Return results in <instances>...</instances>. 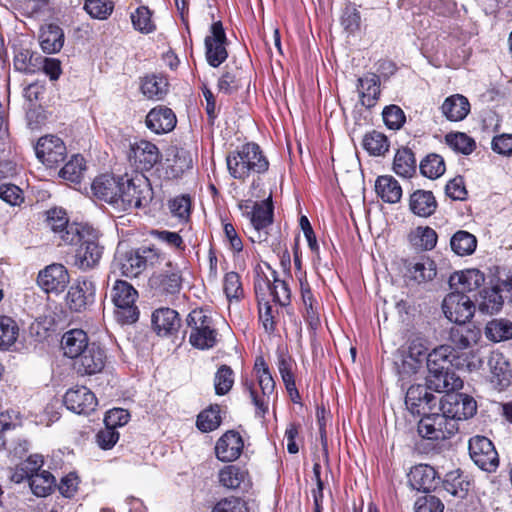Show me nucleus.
<instances>
[{
  "instance_id": "nucleus-1",
  "label": "nucleus",
  "mask_w": 512,
  "mask_h": 512,
  "mask_svg": "<svg viewBox=\"0 0 512 512\" xmlns=\"http://www.w3.org/2000/svg\"><path fill=\"white\" fill-rule=\"evenodd\" d=\"M101 234L94 227L72 226L64 235V244H79L74 256V265L81 270L96 267L102 257L104 247L100 244Z\"/></svg>"
},
{
  "instance_id": "nucleus-2",
  "label": "nucleus",
  "mask_w": 512,
  "mask_h": 512,
  "mask_svg": "<svg viewBox=\"0 0 512 512\" xmlns=\"http://www.w3.org/2000/svg\"><path fill=\"white\" fill-rule=\"evenodd\" d=\"M227 169L231 177L245 181L252 174L265 173L269 162L259 145L246 143L226 156Z\"/></svg>"
},
{
  "instance_id": "nucleus-3",
  "label": "nucleus",
  "mask_w": 512,
  "mask_h": 512,
  "mask_svg": "<svg viewBox=\"0 0 512 512\" xmlns=\"http://www.w3.org/2000/svg\"><path fill=\"white\" fill-rule=\"evenodd\" d=\"M152 199V188L148 179L140 173L132 177L126 174L123 179L118 210L126 211L131 208H140Z\"/></svg>"
},
{
  "instance_id": "nucleus-4",
  "label": "nucleus",
  "mask_w": 512,
  "mask_h": 512,
  "mask_svg": "<svg viewBox=\"0 0 512 512\" xmlns=\"http://www.w3.org/2000/svg\"><path fill=\"white\" fill-rule=\"evenodd\" d=\"M243 214L251 222L253 234L250 236L253 242H264L268 238L266 229L273 222V204L271 196L261 202L245 200L239 204Z\"/></svg>"
},
{
  "instance_id": "nucleus-5",
  "label": "nucleus",
  "mask_w": 512,
  "mask_h": 512,
  "mask_svg": "<svg viewBox=\"0 0 512 512\" xmlns=\"http://www.w3.org/2000/svg\"><path fill=\"white\" fill-rule=\"evenodd\" d=\"M138 292L128 282L117 280L111 291V298L115 305V317L121 324H132L138 320L139 311L135 305Z\"/></svg>"
},
{
  "instance_id": "nucleus-6",
  "label": "nucleus",
  "mask_w": 512,
  "mask_h": 512,
  "mask_svg": "<svg viewBox=\"0 0 512 512\" xmlns=\"http://www.w3.org/2000/svg\"><path fill=\"white\" fill-rule=\"evenodd\" d=\"M428 345L424 337L412 336L407 345L398 349L395 364L402 375L416 373L427 360Z\"/></svg>"
},
{
  "instance_id": "nucleus-7",
  "label": "nucleus",
  "mask_w": 512,
  "mask_h": 512,
  "mask_svg": "<svg viewBox=\"0 0 512 512\" xmlns=\"http://www.w3.org/2000/svg\"><path fill=\"white\" fill-rule=\"evenodd\" d=\"M191 329L189 342L198 349H210L217 342V332L212 319L203 310H193L187 318Z\"/></svg>"
},
{
  "instance_id": "nucleus-8",
  "label": "nucleus",
  "mask_w": 512,
  "mask_h": 512,
  "mask_svg": "<svg viewBox=\"0 0 512 512\" xmlns=\"http://www.w3.org/2000/svg\"><path fill=\"white\" fill-rule=\"evenodd\" d=\"M417 430L423 438L444 440L454 435L458 431V426L455 420H450L445 413L430 411L423 414Z\"/></svg>"
},
{
  "instance_id": "nucleus-9",
  "label": "nucleus",
  "mask_w": 512,
  "mask_h": 512,
  "mask_svg": "<svg viewBox=\"0 0 512 512\" xmlns=\"http://www.w3.org/2000/svg\"><path fill=\"white\" fill-rule=\"evenodd\" d=\"M438 403L439 410L457 424L460 420L471 418L477 411L476 401L466 394L448 393Z\"/></svg>"
},
{
  "instance_id": "nucleus-10",
  "label": "nucleus",
  "mask_w": 512,
  "mask_h": 512,
  "mask_svg": "<svg viewBox=\"0 0 512 512\" xmlns=\"http://www.w3.org/2000/svg\"><path fill=\"white\" fill-rule=\"evenodd\" d=\"M442 310L449 321L462 325L472 318L475 305L466 294L452 292L444 298Z\"/></svg>"
},
{
  "instance_id": "nucleus-11",
  "label": "nucleus",
  "mask_w": 512,
  "mask_h": 512,
  "mask_svg": "<svg viewBox=\"0 0 512 512\" xmlns=\"http://www.w3.org/2000/svg\"><path fill=\"white\" fill-rule=\"evenodd\" d=\"M205 56L212 67L220 66L228 57L227 37L221 21L214 22L210 34L205 37Z\"/></svg>"
},
{
  "instance_id": "nucleus-12",
  "label": "nucleus",
  "mask_w": 512,
  "mask_h": 512,
  "mask_svg": "<svg viewBox=\"0 0 512 512\" xmlns=\"http://www.w3.org/2000/svg\"><path fill=\"white\" fill-rule=\"evenodd\" d=\"M468 448L471 459L482 470L491 472L498 467V454L488 438L475 436L469 440Z\"/></svg>"
},
{
  "instance_id": "nucleus-13",
  "label": "nucleus",
  "mask_w": 512,
  "mask_h": 512,
  "mask_svg": "<svg viewBox=\"0 0 512 512\" xmlns=\"http://www.w3.org/2000/svg\"><path fill=\"white\" fill-rule=\"evenodd\" d=\"M96 286L90 279H78L68 290L66 302L71 311L82 312L95 301Z\"/></svg>"
},
{
  "instance_id": "nucleus-14",
  "label": "nucleus",
  "mask_w": 512,
  "mask_h": 512,
  "mask_svg": "<svg viewBox=\"0 0 512 512\" xmlns=\"http://www.w3.org/2000/svg\"><path fill=\"white\" fill-rule=\"evenodd\" d=\"M35 153L44 165L54 167L64 160L66 146L59 137L46 135L38 140L35 146Z\"/></svg>"
},
{
  "instance_id": "nucleus-15",
  "label": "nucleus",
  "mask_w": 512,
  "mask_h": 512,
  "mask_svg": "<svg viewBox=\"0 0 512 512\" xmlns=\"http://www.w3.org/2000/svg\"><path fill=\"white\" fill-rule=\"evenodd\" d=\"M124 176L102 174L94 179L91 185L93 195L116 209L120 197Z\"/></svg>"
},
{
  "instance_id": "nucleus-16",
  "label": "nucleus",
  "mask_w": 512,
  "mask_h": 512,
  "mask_svg": "<svg viewBox=\"0 0 512 512\" xmlns=\"http://www.w3.org/2000/svg\"><path fill=\"white\" fill-rule=\"evenodd\" d=\"M405 404L412 414L423 415L436 408L438 399L429 392L427 385L416 384L408 388Z\"/></svg>"
},
{
  "instance_id": "nucleus-17",
  "label": "nucleus",
  "mask_w": 512,
  "mask_h": 512,
  "mask_svg": "<svg viewBox=\"0 0 512 512\" xmlns=\"http://www.w3.org/2000/svg\"><path fill=\"white\" fill-rule=\"evenodd\" d=\"M70 281L69 273L62 264H51L41 270L37 277L38 285L46 293L59 294L65 290Z\"/></svg>"
},
{
  "instance_id": "nucleus-18",
  "label": "nucleus",
  "mask_w": 512,
  "mask_h": 512,
  "mask_svg": "<svg viewBox=\"0 0 512 512\" xmlns=\"http://www.w3.org/2000/svg\"><path fill=\"white\" fill-rule=\"evenodd\" d=\"M75 360L74 368L78 374L94 375L104 369L106 354L99 345L91 343L90 347Z\"/></svg>"
},
{
  "instance_id": "nucleus-19",
  "label": "nucleus",
  "mask_w": 512,
  "mask_h": 512,
  "mask_svg": "<svg viewBox=\"0 0 512 512\" xmlns=\"http://www.w3.org/2000/svg\"><path fill=\"white\" fill-rule=\"evenodd\" d=\"M64 404L70 411L77 414H89L97 406L95 394L85 386L69 389L64 395Z\"/></svg>"
},
{
  "instance_id": "nucleus-20",
  "label": "nucleus",
  "mask_w": 512,
  "mask_h": 512,
  "mask_svg": "<svg viewBox=\"0 0 512 512\" xmlns=\"http://www.w3.org/2000/svg\"><path fill=\"white\" fill-rule=\"evenodd\" d=\"M129 158L137 168L150 170L161 160V153L155 144L140 140L131 145Z\"/></svg>"
},
{
  "instance_id": "nucleus-21",
  "label": "nucleus",
  "mask_w": 512,
  "mask_h": 512,
  "mask_svg": "<svg viewBox=\"0 0 512 512\" xmlns=\"http://www.w3.org/2000/svg\"><path fill=\"white\" fill-rule=\"evenodd\" d=\"M244 447L240 434L236 431H228L217 441L215 453L222 462H232L239 458Z\"/></svg>"
},
{
  "instance_id": "nucleus-22",
  "label": "nucleus",
  "mask_w": 512,
  "mask_h": 512,
  "mask_svg": "<svg viewBox=\"0 0 512 512\" xmlns=\"http://www.w3.org/2000/svg\"><path fill=\"white\" fill-rule=\"evenodd\" d=\"M145 123L147 128L155 134H164L175 128L177 119L170 108L157 106L149 111Z\"/></svg>"
},
{
  "instance_id": "nucleus-23",
  "label": "nucleus",
  "mask_w": 512,
  "mask_h": 512,
  "mask_svg": "<svg viewBox=\"0 0 512 512\" xmlns=\"http://www.w3.org/2000/svg\"><path fill=\"white\" fill-rule=\"evenodd\" d=\"M490 382L498 389L507 387L512 377L510 364L500 352H492L488 358Z\"/></svg>"
},
{
  "instance_id": "nucleus-24",
  "label": "nucleus",
  "mask_w": 512,
  "mask_h": 512,
  "mask_svg": "<svg viewBox=\"0 0 512 512\" xmlns=\"http://www.w3.org/2000/svg\"><path fill=\"white\" fill-rule=\"evenodd\" d=\"M181 320L177 311L171 308H159L152 314V326L159 336H169L178 331Z\"/></svg>"
},
{
  "instance_id": "nucleus-25",
  "label": "nucleus",
  "mask_w": 512,
  "mask_h": 512,
  "mask_svg": "<svg viewBox=\"0 0 512 512\" xmlns=\"http://www.w3.org/2000/svg\"><path fill=\"white\" fill-rule=\"evenodd\" d=\"M90 345L88 335L82 329H71L61 339L63 354L71 359H77Z\"/></svg>"
},
{
  "instance_id": "nucleus-26",
  "label": "nucleus",
  "mask_w": 512,
  "mask_h": 512,
  "mask_svg": "<svg viewBox=\"0 0 512 512\" xmlns=\"http://www.w3.org/2000/svg\"><path fill=\"white\" fill-rule=\"evenodd\" d=\"M426 385L429 390L438 393H452L453 391L462 388V380L450 370L435 371L427 376Z\"/></svg>"
},
{
  "instance_id": "nucleus-27",
  "label": "nucleus",
  "mask_w": 512,
  "mask_h": 512,
  "mask_svg": "<svg viewBox=\"0 0 512 512\" xmlns=\"http://www.w3.org/2000/svg\"><path fill=\"white\" fill-rule=\"evenodd\" d=\"M411 487L417 491L429 492L438 483L436 470L427 464L413 467L408 475Z\"/></svg>"
},
{
  "instance_id": "nucleus-28",
  "label": "nucleus",
  "mask_w": 512,
  "mask_h": 512,
  "mask_svg": "<svg viewBox=\"0 0 512 512\" xmlns=\"http://www.w3.org/2000/svg\"><path fill=\"white\" fill-rule=\"evenodd\" d=\"M219 483L232 490H246L250 487L248 472L236 465H227L218 473Z\"/></svg>"
},
{
  "instance_id": "nucleus-29",
  "label": "nucleus",
  "mask_w": 512,
  "mask_h": 512,
  "mask_svg": "<svg viewBox=\"0 0 512 512\" xmlns=\"http://www.w3.org/2000/svg\"><path fill=\"white\" fill-rule=\"evenodd\" d=\"M484 275L477 269H468L455 272L449 278V285L455 292H471L476 290L484 282Z\"/></svg>"
},
{
  "instance_id": "nucleus-30",
  "label": "nucleus",
  "mask_w": 512,
  "mask_h": 512,
  "mask_svg": "<svg viewBox=\"0 0 512 512\" xmlns=\"http://www.w3.org/2000/svg\"><path fill=\"white\" fill-rule=\"evenodd\" d=\"M407 276L414 282L421 284L434 279L437 273L436 264L428 257L407 264Z\"/></svg>"
},
{
  "instance_id": "nucleus-31",
  "label": "nucleus",
  "mask_w": 512,
  "mask_h": 512,
  "mask_svg": "<svg viewBox=\"0 0 512 512\" xmlns=\"http://www.w3.org/2000/svg\"><path fill=\"white\" fill-rule=\"evenodd\" d=\"M409 207L415 215L429 217L435 212L437 202L431 191L416 190L410 195Z\"/></svg>"
},
{
  "instance_id": "nucleus-32",
  "label": "nucleus",
  "mask_w": 512,
  "mask_h": 512,
  "mask_svg": "<svg viewBox=\"0 0 512 512\" xmlns=\"http://www.w3.org/2000/svg\"><path fill=\"white\" fill-rule=\"evenodd\" d=\"M39 41L45 53H57L64 45V32L55 24H47L41 28Z\"/></svg>"
},
{
  "instance_id": "nucleus-33",
  "label": "nucleus",
  "mask_w": 512,
  "mask_h": 512,
  "mask_svg": "<svg viewBox=\"0 0 512 512\" xmlns=\"http://www.w3.org/2000/svg\"><path fill=\"white\" fill-rule=\"evenodd\" d=\"M443 115L449 121H461L470 111V103L468 99L460 94L447 97L441 106Z\"/></svg>"
},
{
  "instance_id": "nucleus-34",
  "label": "nucleus",
  "mask_w": 512,
  "mask_h": 512,
  "mask_svg": "<svg viewBox=\"0 0 512 512\" xmlns=\"http://www.w3.org/2000/svg\"><path fill=\"white\" fill-rule=\"evenodd\" d=\"M375 191L386 203L394 204L402 197V188L399 182L391 175H382L376 179Z\"/></svg>"
},
{
  "instance_id": "nucleus-35",
  "label": "nucleus",
  "mask_w": 512,
  "mask_h": 512,
  "mask_svg": "<svg viewBox=\"0 0 512 512\" xmlns=\"http://www.w3.org/2000/svg\"><path fill=\"white\" fill-rule=\"evenodd\" d=\"M358 92L361 102L366 107L376 104L380 95V79L376 74L370 73L358 79Z\"/></svg>"
},
{
  "instance_id": "nucleus-36",
  "label": "nucleus",
  "mask_w": 512,
  "mask_h": 512,
  "mask_svg": "<svg viewBox=\"0 0 512 512\" xmlns=\"http://www.w3.org/2000/svg\"><path fill=\"white\" fill-rule=\"evenodd\" d=\"M437 233L429 226H418L408 234L409 243L416 249L423 251L432 250L437 244Z\"/></svg>"
},
{
  "instance_id": "nucleus-37",
  "label": "nucleus",
  "mask_w": 512,
  "mask_h": 512,
  "mask_svg": "<svg viewBox=\"0 0 512 512\" xmlns=\"http://www.w3.org/2000/svg\"><path fill=\"white\" fill-rule=\"evenodd\" d=\"M479 312L486 315H493L500 312L504 304V296L498 294L496 289L485 288L479 293L476 300Z\"/></svg>"
},
{
  "instance_id": "nucleus-38",
  "label": "nucleus",
  "mask_w": 512,
  "mask_h": 512,
  "mask_svg": "<svg viewBox=\"0 0 512 512\" xmlns=\"http://www.w3.org/2000/svg\"><path fill=\"white\" fill-rule=\"evenodd\" d=\"M116 265L126 277H136L145 269L138 250H131L120 254L116 258Z\"/></svg>"
},
{
  "instance_id": "nucleus-39",
  "label": "nucleus",
  "mask_w": 512,
  "mask_h": 512,
  "mask_svg": "<svg viewBox=\"0 0 512 512\" xmlns=\"http://www.w3.org/2000/svg\"><path fill=\"white\" fill-rule=\"evenodd\" d=\"M141 91L148 99L161 100L168 91V81L159 75L145 76L142 79Z\"/></svg>"
},
{
  "instance_id": "nucleus-40",
  "label": "nucleus",
  "mask_w": 512,
  "mask_h": 512,
  "mask_svg": "<svg viewBox=\"0 0 512 512\" xmlns=\"http://www.w3.org/2000/svg\"><path fill=\"white\" fill-rule=\"evenodd\" d=\"M470 486V481L459 471L448 473L443 481L444 490L459 499L466 497Z\"/></svg>"
},
{
  "instance_id": "nucleus-41",
  "label": "nucleus",
  "mask_w": 512,
  "mask_h": 512,
  "mask_svg": "<svg viewBox=\"0 0 512 512\" xmlns=\"http://www.w3.org/2000/svg\"><path fill=\"white\" fill-rule=\"evenodd\" d=\"M453 348L450 345H441L427 355V368L430 373L449 370Z\"/></svg>"
},
{
  "instance_id": "nucleus-42",
  "label": "nucleus",
  "mask_w": 512,
  "mask_h": 512,
  "mask_svg": "<svg viewBox=\"0 0 512 512\" xmlns=\"http://www.w3.org/2000/svg\"><path fill=\"white\" fill-rule=\"evenodd\" d=\"M487 339L495 343L512 339V322L500 318L489 321L484 330Z\"/></svg>"
},
{
  "instance_id": "nucleus-43",
  "label": "nucleus",
  "mask_w": 512,
  "mask_h": 512,
  "mask_svg": "<svg viewBox=\"0 0 512 512\" xmlns=\"http://www.w3.org/2000/svg\"><path fill=\"white\" fill-rule=\"evenodd\" d=\"M394 172L402 177H411L416 171L414 153L408 148L399 149L394 157Z\"/></svg>"
},
{
  "instance_id": "nucleus-44",
  "label": "nucleus",
  "mask_w": 512,
  "mask_h": 512,
  "mask_svg": "<svg viewBox=\"0 0 512 512\" xmlns=\"http://www.w3.org/2000/svg\"><path fill=\"white\" fill-rule=\"evenodd\" d=\"M301 295L304 305L303 316L312 329H316L320 323L318 304L313 297L308 284L301 282Z\"/></svg>"
},
{
  "instance_id": "nucleus-45",
  "label": "nucleus",
  "mask_w": 512,
  "mask_h": 512,
  "mask_svg": "<svg viewBox=\"0 0 512 512\" xmlns=\"http://www.w3.org/2000/svg\"><path fill=\"white\" fill-rule=\"evenodd\" d=\"M29 485L34 495L46 497L53 491L56 480L49 471L42 470L30 476Z\"/></svg>"
},
{
  "instance_id": "nucleus-46",
  "label": "nucleus",
  "mask_w": 512,
  "mask_h": 512,
  "mask_svg": "<svg viewBox=\"0 0 512 512\" xmlns=\"http://www.w3.org/2000/svg\"><path fill=\"white\" fill-rule=\"evenodd\" d=\"M362 146L371 156H383L388 152L390 144L383 133L373 130L364 135Z\"/></svg>"
},
{
  "instance_id": "nucleus-47",
  "label": "nucleus",
  "mask_w": 512,
  "mask_h": 512,
  "mask_svg": "<svg viewBox=\"0 0 512 512\" xmlns=\"http://www.w3.org/2000/svg\"><path fill=\"white\" fill-rule=\"evenodd\" d=\"M451 249L459 256L471 255L477 247L476 237L464 230L457 231L450 240Z\"/></svg>"
},
{
  "instance_id": "nucleus-48",
  "label": "nucleus",
  "mask_w": 512,
  "mask_h": 512,
  "mask_svg": "<svg viewBox=\"0 0 512 512\" xmlns=\"http://www.w3.org/2000/svg\"><path fill=\"white\" fill-rule=\"evenodd\" d=\"M449 340L453 345V350H465L477 343L478 333L468 327L458 326L450 330Z\"/></svg>"
},
{
  "instance_id": "nucleus-49",
  "label": "nucleus",
  "mask_w": 512,
  "mask_h": 512,
  "mask_svg": "<svg viewBox=\"0 0 512 512\" xmlns=\"http://www.w3.org/2000/svg\"><path fill=\"white\" fill-rule=\"evenodd\" d=\"M19 327L14 319L0 316V350H8L17 340Z\"/></svg>"
},
{
  "instance_id": "nucleus-50",
  "label": "nucleus",
  "mask_w": 512,
  "mask_h": 512,
  "mask_svg": "<svg viewBox=\"0 0 512 512\" xmlns=\"http://www.w3.org/2000/svg\"><path fill=\"white\" fill-rule=\"evenodd\" d=\"M445 141L455 152L464 155L471 154L476 148L474 139L463 132H450L445 136Z\"/></svg>"
},
{
  "instance_id": "nucleus-51",
  "label": "nucleus",
  "mask_w": 512,
  "mask_h": 512,
  "mask_svg": "<svg viewBox=\"0 0 512 512\" xmlns=\"http://www.w3.org/2000/svg\"><path fill=\"white\" fill-rule=\"evenodd\" d=\"M85 168L84 158L81 155H74L60 170V176L72 183H80Z\"/></svg>"
},
{
  "instance_id": "nucleus-52",
  "label": "nucleus",
  "mask_w": 512,
  "mask_h": 512,
  "mask_svg": "<svg viewBox=\"0 0 512 512\" xmlns=\"http://www.w3.org/2000/svg\"><path fill=\"white\" fill-rule=\"evenodd\" d=\"M445 169L444 159L438 154H429L420 163L421 173L430 179L439 178Z\"/></svg>"
},
{
  "instance_id": "nucleus-53",
  "label": "nucleus",
  "mask_w": 512,
  "mask_h": 512,
  "mask_svg": "<svg viewBox=\"0 0 512 512\" xmlns=\"http://www.w3.org/2000/svg\"><path fill=\"white\" fill-rule=\"evenodd\" d=\"M221 424L220 408L218 405L203 410L197 417V428L202 432H211Z\"/></svg>"
},
{
  "instance_id": "nucleus-54",
  "label": "nucleus",
  "mask_w": 512,
  "mask_h": 512,
  "mask_svg": "<svg viewBox=\"0 0 512 512\" xmlns=\"http://www.w3.org/2000/svg\"><path fill=\"white\" fill-rule=\"evenodd\" d=\"M84 10L93 19L106 20L114 10L112 0H86Z\"/></svg>"
},
{
  "instance_id": "nucleus-55",
  "label": "nucleus",
  "mask_w": 512,
  "mask_h": 512,
  "mask_svg": "<svg viewBox=\"0 0 512 512\" xmlns=\"http://www.w3.org/2000/svg\"><path fill=\"white\" fill-rule=\"evenodd\" d=\"M47 225L56 234H59L60 240L64 243V235L72 226H84V224H69L65 213L61 210H52L48 212Z\"/></svg>"
},
{
  "instance_id": "nucleus-56",
  "label": "nucleus",
  "mask_w": 512,
  "mask_h": 512,
  "mask_svg": "<svg viewBox=\"0 0 512 512\" xmlns=\"http://www.w3.org/2000/svg\"><path fill=\"white\" fill-rule=\"evenodd\" d=\"M234 384V372L228 365H221L214 377L215 393L217 395L227 394Z\"/></svg>"
},
{
  "instance_id": "nucleus-57",
  "label": "nucleus",
  "mask_w": 512,
  "mask_h": 512,
  "mask_svg": "<svg viewBox=\"0 0 512 512\" xmlns=\"http://www.w3.org/2000/svg\"><path fill=\"white\" fill-rule=\"evenodd\" d=\"M278 370L290 396L295 393L298 396L294 375L292 373V360L289 356L280 353L278 356Z\"/></svg>"
},
{
  "instance_id": "nucleus-58",
  "label": "nucleus",
  "mask_w": 512,
  "mask_h": 512,
  "mask_svg": "<svg viewBox=\"0 0 512 512\" xmlns=\"http://www.w3.org/2000/svg\"><path fill=\"white\" fill-rule=\"evenodd\" d=\"M272 277L271 296L273 297V301L279 303L281 306L288 305L291 299L288 284L284 280L277 278L275 271H272Z\"/></svg>"
},
{
  "instance_id": "nucleus-59",
  "label": "nucleus",
  "mask_w": 512,
  "mask_h": 512,
  "mask_svg": "<svg viewBox=\"0 0 512 512\" xmlns=\"http://www.w3.org/2000/svg\"><path fill=\"white\" fill-rule=\"evenodd\" d=\"M133 26L142 33H150L155 29L151 20V12L147 7H139L131 15Z\"/></svg>"
},
{
  "instance_id": "nucleus-60",
  "label": "nucleus",
  "mask_w": 512,
  "mask_h": 512,
  "mask_svg": "<svg viewBox=\"0 0 512 512\" xmlns=\"http://www.w3.org/2000/svg\"><path fill=\"white\" fill-rule=\"evenodd\" d=\"M223 290L229 300H238L243 296L240 276L236 272H229L225 275Z\"/></svg>"
},
{
  "instance_id": "nucleus-61",
  "label": "nucleus",
  "mask_w": 512,
  "mask_h": 512,
  "mask_svg": "<svg viewBox=\"0 0 512 512\" xmlns=\"http://www.w3.org/2000/svg\"><path fill=\"white\" fill-rule=\"evenodd\" d=\"M382 115L386 126L393 130L400 129L406 119L403 110L397 105L385 107Z\"/></svg>"
},
{
  "instance_id": "nucleus-62",
  "label": "nucleus",
  "mask_w": 512,
  "mask_h": 512,
  "mask_svg": "<svg viewBox=\"0 0 512 512\" xmlns=\"http://www.w3.org/2000/svg\"><path fill=\"white\" fill-rule=\"evenodd\" d=\"M211 512H248V507L241 498L228 497L217 502Z\"/></svg>"
},
{
  "instance_id": "nucleus-63",
  "label": "nucleus",
  "mask_w": 512,
  "mask_h": 512,
  "mask_svg": "<svg viewBox=\"0 0 512 512\" xmlns=\"http://www.w3.org/2000/svg\"><path fill=\"white\" fill-rule=\"evenodd\" d=\"M158 288L163 294L175 295L181 289V276L178 273L161 275Z\"/></svg>"
},
{
  "instance_id": "nucleus-64",
  "label": "nucleus",
  "mask_w": 512,
  "mask_h": 512,
  "mask_svg": "<svg viewBox=\"0 0 512 512\" xmlns=\"http://www.w3.org/2000/svg\"><path fill=\"white\" fill-rule=\"evenodd\" d=\"M444 504L434 495H425L417 499L415 512H443Z\"/></svg>"
}]
</instances>
